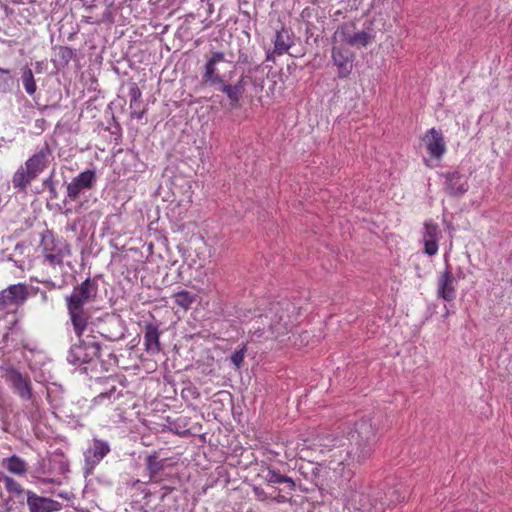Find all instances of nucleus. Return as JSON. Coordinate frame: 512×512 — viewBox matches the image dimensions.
I'll return each mask as SVG.
<instances>
[{
    "label": "nucleus",
    "mask_w": 512,
    "mask_h": 512,
    "mask_svg": "<svg viewBox=\"0 0 512 512\" xmlns=\"http://www.w3.org/2000/svg\"><path fill=\"white\" fill-rule=\"evenodd\" d=\"M9 74V70L0 68V90L3 92H7L11 89L13 81Z\"/></svg>",
    "instance_id": "obj_30"
},
{
    "label": "nucleus",
    "mask_w": 512,
    "mask_h": 512,
    "mask_svg": "<svg viewBox=\"0 0 512 512\" xmlns=\"http://www.w3.org/2000/svg\"><path fill=\"white\" fill-rule=\"evenodd\" d=\"M146 467L149 472V481L159 482L161 480L159 473L165 467V460L160 459L158 454L155 452L146 458Z\"/></svg>",
    "instance_id": "obj_22"
},
{
    "label": "nucleus",
    "mask_w": 512,
    "mask_h": 512,
    "mask_svg": "<svg viewBox=\"0 0 512 512\" xmlns=\"http://www.w3.org/2000/svg\"><path fill=\"white\" fill-rule=\"evenodd\" d=\"M43 256H63L64 252L57 248L55 238L51 233L43 235L41 240Z\"/></svg>",
    "instance_id": "obj_24"
},
{
    "label": "nucleus",
    "mask_w": 512,
    "mask_h": 512,
    "mask_svg": "<svg viewBox=\"0 0 512 512\" xmlns=\"http://www.w3.org/2000/svg\"><path fill=\"white\" fill-rule=\"evenodd\" d=\"M457 280L449 263L446 261L445 270L437 278L436 293L437 297L446 302H453L457 297Z\"/></svg>",
    "instance_id": "obj_5"
},
{
    "label": "nucleus",
    "mask_w": 512,
    "mask_h": 512,
    "mask_svg": "<svg viewBox=\"0 0 512 512\" xmlns=\"http://www.w3.org/2000/svg\"><path fill=\"white\" fill-rule=\"evenodd\" d=\"M335 39L347 43L348 45L361 48L369 44L371 40L370 34L365 31H355L352 24H343L334 34Z\"/></svg>",
    "instance_id": "obj_7"
},
{
    "label": "nucleus",
    "mask_w": 512,
    "mask_h": 512,
    "mask_svg": "<svg viewBox=\"0 0 512 512\" xmlns=\"http://www.w3.org/2000/svg\"><path fill=\"white\" fill-rule=\"evenodd\" d=\"M438 233H439V229L436 224L428 223V222L425 223L424 247H425V253H427L429 256H432L437 253Z\"/></svg>",
    "instance_id": "obj_21"
},
{
    "label": "nucleus",
    "mask_w": 512,
    "mask_h": 512,
    "mask_svg": "<svg viewBox=\"0 0 512 512\" xmlns=\"http://www.w3.org/2000/svg\"><path fill=\"white\" fill-rule=\"evenodd\" d=\"M26 496L29 512H57L61 509V504L58 501L39 496L31 490H27Z\"/></svg>",
    "instance_id": "obj_11"
},
{
    "label": "nucleus",
    "mask_w": 512,
    "mask_h": 512,
    "mask_svg": "<svg viewBox=\"0 0 512 512\" xmlns=\"http://www.w3.org/2000/svg\"><path fill=\"white\" fill-rule=\"evenodd\" d=\"M352 438L355 443L354 448L351 451H346L345 457L339 454L338 461L331 460L329 462L330 469L337 471V466L355 467L369 459L380 438L379 421L370 416L362 417L355 423V432ZM339 452L342 453V451ZM333 457H337V453H334Z\"/></svg>",
    "instance_id": "obj_1"
},
{
    "label": "nucleus",
    "mask_w": 512,
    "mask_h": 512,
    "mask_svg": "<svg viewBox=\"0 0 512 512\" xmlns=\"http://www.w3.org/2000/svg\"><path fill=\"white\" fill-rule=\"evenodd\" d=\"M292 44L293 41L288 30L282 28L280 31H277L274 41V50L277 54L282 55L286 53Z\"/></svg>",
    "instance_id": "obj_23"
},
{
    "label": "nucleus",
    "mask_w": 512,
    "mask_h": 512,
    "mask_svg": "<svg viewBox=\"0 0 512 512\" xmlns=\"http://www.w3.org/2000/svg\"><path fill=\"white\" fill-rule=\"evenodd\" d=\"M27 296L28 290L26 285H11L7 289L0 292V306L4 308L19 302H23L27 299Z\"/></svg>",
    "instance_id": "obj_14"
},
{
    "label": "nucleus",
    "mask_w": 512,
    "mask_h": 512,
    "mask_svg": "<svg viewBox=\"0 0 512 512\" xmlns=\"http://www.w3.org/2000/svg\"><path fill=\"white\" fill-rule=\"evenodd\" d=\"M258 476L267 484L286 483L290 491L295 489V482L292 478L281 474L279 471L274 470L269 466L262 465Z\"/></svg>",
    "instance_id": "obj_16"
},
{
    "label": "nucleus",
    "mask_w": 512,
    "mask_h": 512,
    "mask_svg": "<svg viewBox=\"0 0 512 512\" xmlns=\"http://www.w3.org/2000/svg\"><path fill=\"white\" fill-rule=\"evenodd\" d=\"M177 306L188 310L191 305L196 301V295L187 290H182L172 295Z\"/></svg>",
    "instance_id": "obj_25"
},
{
    "label": "nucleus",
    "mask_w": 512,
    "mask_h": 512,
    "mask_svg": "<svg viewBox=\"0 0 512 512\" xmlns=\"http://www.w3.org/2000/svg\"><path fill=\"white\" fill-rule=\"evenodd\" d=\"M218 84L220 85L219 89L227 95L231 105H237L242 97L239 93V89L235 88L233 85L225 84L223 81Z\"/></svg>",
    "instance_id": "obj_28"
},
{
    "label": "nucleus",
    "mask_w": 512,
    "mask_h": 512,
    "mask_svg": "<svg viewBox=\"0 0 512 512\" xmlns=\"http://www.w3.org/2000/svg\"><path fill=\"white\" fill-rule=\"evenodd\" d=\"M4 378L11 385L13 391L22 399L30 400L32 398V386L29 377L15 368H5Z\"/></svg>",
    "instance_id": "obj_6"
},
{
    "label": "nucleus",
    "mask_w": 512,
    "mask_h": 512,
    "mask_svg": "<svg viewBox=\"0 0 512 512\" xmlns=\"http://www.w3.org/2000/svg\"><path fill=\"white\" fill-rule=\"evenodd\" d=\"M50 149L48 146L42 148L39 152L30 157L24 166H21L13 176V186L16 188H25L37 175L45 169L48 164Z\"/></svg>",
    "instance_id": "obj_3"
},
{
    "label": "nucleus",
    "mask_w": 512,
    "mask_h": 512,
    "mask_svg": "<svg viewBox=\"0 0 512 512\" xmlns=\"http://www.w3.org/2000/svg\"><path fill=\"white\" fill-rule=\"evenodd\" d=\"M15 264L22 270L24 271L25 270V267H24V261L23 260H16L15 261Z\"/></svg>",
    "instance_id": "obj_36"
},
{
    "label": "nucleus",
    "mask_w": 512,
    "mask_h": 512,
    "mask_svg": "<svg viewBox=\"0 0 512 512\" xmlns=\"http://www.w3.org/2000/svg\"><path fill=\"white\" fill-rule=\"evenodd\" d=\"M143 114H144V111H140V112H136V110L133 112V115L137 118V119H141L143 117Z\"/></svg>",
    "instance_id": "obj_37"
},
{
    "label": "nucleus",
    "mask_w": 512,
    "mask_h": 512,
    "mask_svg": "<svg viewBox=\"0 0 512 512\" xmlns=\"http://www.w3.org/2000/svg\"><path fill=\"white\" fill-rule=\"evenodd\" d=\"M110 452V446L102 440H95L85 452V460L88 464L95 466Z\"/></svg>",
    "instance_id": "obj_19"
},
{
    "label": "nucleus",
    "mask_w": 512,
    "mask_h": 512,
    "mask_svg": "<svg viewBox=\"0 0 512 512\" xmlns=\"http://www.w3.org/2000/svg\"><path fill=\"white\" fill-rule=\"evenodd\" d=\"M142 93L136 84H133L129 89L130 108L135 107V103H140Z\"/></svg>",
    "instance_id": "obj_32"
},
{
    "label": "nucleus",
    "mask_w": 512,
    "mask_h": 512,
    "mask_svg": "<svg viewBox=\"0 0 512 512\" xmlns=\"http://www.w3.org/2000/svg\"><path fill=\"white\" fill-rule=\"evenodd\" d=\"M145 350L151 354H158L161 351L160 332L158 326L153 323H147L144 331Z\"/></svg>",
    "instance_id": "obj_18"
},
{
    "label": "nucleus",
    "mask_w": 512,
    "mask_h": 512,
    "mask_svg": "<svg viewBox=\"0 0 512 512\" xmlns=\"http://www.w3.org/2000/svg\"><path fill=\"white\" fill-rule=\"evenodd\" d=\"M140 103H135V107L133 108L134 110H136V108H138Z\"/></svg>",
    "instance_id": "obj_40"
},
{
    "label": "nucleus",
    "mask_w": 512,
    "mask_h": 512,
    "mask_svg": "<svg viewBox=\"0 0 512 512\" xmlns=\"http://www.w3.org/2000/svg\"><path fill=\"white\" fill-rule=\"evenodd\" d=\"M246 85V78L244 76H242L238 82L236 84H234L233 86L237 89H239V93L241 94V96L243 95L244 93V87Z\"/></svg>",
    "instance_id": "obj_34"
},
{
    "label": "nucleus",
    "mask_w": 512,
    "mask_h": 512,
    "mask_svg": "<svg viewBox=\"0 0 512 512\" xmlns=\"http://www.w3.org/2000/svg\"><path fill=\"white\" fill-rule=\"evenodd\" d=\"M255 322L259 324L256 327L257 330L262 331L263 334L268 332L275 339L287 335L293 327L288 311L280 303L272 304L269 310L264 315H260Z\"/></svg>",
    "instance_id": "obj_2"
},
{
    "label": "nucleus",
    "mask_w": 512,
    "mask_h": 512,
    "mask_svg": "<svg viewBox=\"0 0 512 512\" xmlns=\"http://www.w3.org/2000/svg\"><path fill=\"white\" fill-rule=\"evenodd\" d=\"M3 244H5V240H3ZM6 244L14 247L13 253H10L9 256H12L13 254H24L26 252L29 253L28 249L30 248V245L25 242H15L13 237H8L6 239Z\"/></svg>",
    "instance_id": "obj_29"
},
{
    "label": "nucleus",
    "mask_w": 512,
    "mask_h": 512,
    "mask_svg": "<svg viewBox=\"0 0 512 512\" xmlns=\"http://www.w3.org/2000/svg\"><path fill=\"white\" fill-rule=\"evenodd\" d=\"M332 59L338 67V75L340 78L347 77L352 71L351 56L347 50L333 47Z\"/></svg>",
    "instance_id": "obj_17"
},
{
    "label": "nucleus",
    "mask_w": 512,
    "mask_h": 512,
    "mask_svg": "<svg viewBox=\"0 0 512 512\" xmlns=\"http://www.w3.org/2000/svg\"><path fill=\"white\" fill-rule=\"evenodd\" d=\"M21 79H22V83H23L25 91L29 95H33L36 92L37 86H36V82L34 80L33 72L27 66L22 68Z\"/></svg>",
    "instance_id": "obj_26"
},
{
    "label": "nucleus",
    "mask_w": 512,
    "mask_h": 512,
    "mask_svg": "<svg viewBox=\"0 0 512 512\" xmlns=\"http://www.w3.org/2000/svg\"><path fill=\"white\" fill-rule=\"evenodd\" d=\"M253 493L258 501H266L269 499L268 494L264 491L263 488L259 486H253Z\"/></svg>",
    "instance_id": "obj_33"
},
{
    "label": "nucleus",
    "mask_w": 512,
    "mask_h": 512,
    "mask_svg": "<svg viewBox=\"0 0 512 512\" xmlns=\"http://www.w3.org/2000/svg\"><path fill=\"white\" fill-rule=\"evenodd\" d=\"M1 466L16 476H25L28 471L27 462L17 455L4 458L1 461Z\"/></svg>",
    "instance_id": "obj_20"
},
{
    "label": "nucleus",
    "mask_w": 512,
    "mask_h": 512,
    "mask_svg": "<svg viewBox=\"0 0 512 512\" xmlns=\"http://www.w3.org/2000/svg\"><path fill=\"white\" fill-rule=\"evenodd\" d=\"M423 141L428 153L436 159H440L446 151L444 137L442 133L435 128H431L425 133Z\"/></svg>",
    "instance_id": "obj_12"
},
{
    "label": "nucleus",
    "mask_w": 512,
    "mask_h": 512,
    "mask_svg": "<svg viewBox=\"0 0 512 512\" xmlns=\"http://www.w3.org/2000/svg\"><path fill=\"white\" fill-rule=\"evenodd\" d=\"M94 290L90 279L83 281L73 289L72 294L67 298V309H84V304L91 299Z\"/></svg>",
    "instance_id": "obj_9"
},
{
    "label": "nucleus",
    "mask_w": 512,
    "mask_h": 512,
    "mask_svg": "<svg viewBox=\"0 0 512 512\" xmlns=\"http://www.w3.org/2000/svg\"><path fill=\"white\" fill-rule=\"evenodd\" d=\"M449 315H450V311L446 308V311H445V313L443 314V316H444L445 318H447Z\"/></svg>",
    "instance_id": "obj_39"
},
{
    "label": "nucleus",
    "mask_w": 512,
    "mask_h": 512,
    "mask_svg": "<svg viewBox=\"0 0 512 512\" xmlns=\"http://www.w3.org/2000/svg\"><path fill=\"white\" fill-rule=\"evenodd\" d=\"M94 335L87 334L86 339L82 337L78 344L71 346L68 360L74 365L90 363L100 357V344L95 340Z\"/></svg>",
    "instance_id": "obj_4"
},
{
    "label": "nucleus",
    "mask_w": 512,
    "mask_h": 512,
    "mask_svg": "<svg viewBox=\"0 0 512 512\" xmlns=\"http://www.w3.org/2000/svg\"><path fill=\"white\" fill-rule=\"evenodd\" d=\"M48 260H50L52 263H60V259L61 258H54V257H51V258H47Z\"/></svg>",
    "instance_id": "obj_38"
},
{
    "label": "nucleus",
    "mask_w": 512,
    "mask_h": 512,
    "mask_svg": "<svg viewBox=\"0 0 512 512\" xmlns=\"http://www.w3.org/2000/svg\"><path fill=\"white\" fill-rule=\"evenodd\" d=\"M96 182V174L93 170H85L72 179L67 186V196L71 200H76L80 193L86 189H91Z\"/></svg>",
    "instance_id": "obj_8"
},
{
    "label": "nucleus",
    "mask_w": 512,
    "mask_h": 512,
    "mask_svg": "<svg viewBox=\"0 0 512 512\" xmlns=\"http://www.w3.org/2000/svg\"><path fill=\"white\" fill-rule=\"evenodd\" d=\"M68 313L73 325V331L81 339L87 334L92 335L94 332L93 323L90 321V316L84 309H68Z\"/></svg>",
    "instance_id": "obj_10"
},
{
    "label": "nucleus",
    "mask_w": 512,
    "mask_h": 512,
    "mask_svg": "<svg viewBox=\"0 0 512 512\" xmlns=\"http://www.w3.org/2000/svg\"><path fill=\"white\" fill-rule=\"evenodd\" d=\"M446 190L452 196H461L469 189L468 178L457 171L445 174Z\"/></svg>",
    "instance_id": "obj_15"
},
{
    "label": "nucleus",
    "mask_w": 512,
    "mask_h": 512,
    "mask_svg": "<svg viewBox=\"0 0 512 512\" xmlns=\"http://www.w3.org/2000/svg\"><path fill=\"white\" fill-rule=\"evenodd\" d=\"M225 61V54L223 52L215 51L211 53L204 67L203 79L206 83L210 85L222 83V77L218 74L216 65Z\"/></svg>",
    "instance_id": "obj_13"
},
{
    "label": "nucleus",
    "mask_w": 512,
    "mask_h": 512,
    "mask_svg": "<svg viewBox=\"0 0 512 512\" xmlns=\"http://www.w3.org/2000/svg\"><path fill=\"white\" fill-rule=\"evenodd\" d=\"M246 346L244 345L240 349H237L233 352L230 357L231 362L235 365L236 368H240L245 357Z\"/></svg>",
    "instance_id": "obj_31"
},
{
    "label": "nucleus",
    "mask_w": 512,
    "mask_h": 512,
    "mask_svg": "<svg viewBox=\"0 0 512 512\" xmlns=\"http://www.w3.org/2000/svg\"><path fill=\"white\" fill-rule=\"evenodd\" d=\"M2 481L4 483L6 491L10 494H13L18 497L22 494H26L27 492L17 480L10 476H3Z\"/></svg>",
    "instance_id": "obj_27"
},
{
    "label": "nucleus",
    "mask_w": 512,
    "mask_h": 512,
    "mask_svg": "<svg viewBox=\"0 0 512 512\" xmlns=\"http://www.w3.org/2000/svg\"><path fill=\"white\" fill-rule=\"evenodd\" d=\"M273 500H274L275 502H277V503H284V502H286V501H287V498H286L284 495H282V494L278 493V494L273 498Z\"/></svg>",
    "instance_id": "obj_35"
}]
</instances>
